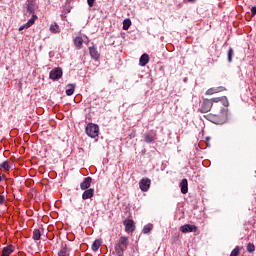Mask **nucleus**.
Wrapping results in <instances>:
<instances>
[{
  "label": "nucleus",
  "mask_w": 256,
  "mask_h": 256,
  "mask_svg": "<svg viewBox=\"0 0 256 256\" xmlns=\"http://www.w3.org/2000/svg\"><path fill=\"white\" fill-rule=\"evenodd\" d=\"M152 230H153V226L146 225L143 227V233L145 235H147V233H151Z\"/></svg>",
  "instance_id": "obj_28"
},
{
  "label": "nucleus",
  "mask_w": 256,
  "mask_h": 256,
  "mask_svg": "<svg viewBox=\"0 0 256 256\" xmlns=\"http://www.w3.org/2000/svg\"><path fill=\"white\" fill-rule=\"evenodd\" d=\"M180 189L183 195H187V193H189V182L187 181V179H182V181L180 182Z\"/></svg>",
  "instance_id": "obj_11"
},
{
  "label": "nucleus",
  "mask_w": 256,
  "mask_h": 256,
  "mask_svg": "<svg viewBox=\"0 0 256 256\" xmlns=\"http://www.w3.org/2000/svg\"><path fill=\"white\" fill-rule=\"evenodd\" d=\"M86 134L91 139H95V137H99V126L93 123H89L85 129Z\"/></svg>",
  "instance_id": "obj_2"
},
{
  "label": "nucleus",
  "mask_w": 256,
  "mask_h": 256,
  "mask_svg": "<svg viewBox=\"0 0 256 256\" xmlns=\"http://www.w3.org/2000/svg\"><path fill=\"white\" fill-rule=\"evenodd\" d=\"M32 239L34 241H39L41 239V230L34 229Z\"/></svg>",
  "instance_id": "obj_19"
},
{
  "label": "nucleus",
  "mask_w": 256,
  "mask_h": 256,
  "mask_svg": "<svg viewBox=\"0 0 256 256\" xmlns=\"http://www.w3.org/2000/svg\"><path fill=\"white\" fill-rule=\"evenodd\" d=\"M129 247V237L121 236L114 246V250L117 256H124L125 251Z\"/></svg>",
  "instance_id": "obj_1"
},
{
  "label": "nucleus",
  "mask_w": 256,
  "mask_h": 256,
  "mask_svg": "<svg viewBox=\"0 0 256 256\" xmlns=\"http://www.w3.org/2000/svg\"><path fill=\"white\" fill-rule=\"evenodd\" d=\"M28 3H32V4H35V0H27Z\"/></svg>",
  "instance_id": "obj_37"
},
{
  "label": "nucleus",
  "mask_w": 256,
  "mask_h": 256,
  "mask_svg": "<svg viewBox=\"0 0 256 256\" xmlns=\"http://www.w3.org/2000/svg\"><path fill=\"white\" fill-rule=\"evenodd\" d=\"M0 181H1V176H0Z\"/></svg>",
  "instance_id": "obj_40"
},
{
  "label": "nucleus",
  "mask_w": 256,
  "mask_h": 256,
  "mask_svg": "<svg viewBox=\"0 0 256 256\" xmlns=\"http://www.w3.org/2000/svg\"><path fill=\"white\" fill-rule=\"evenodd\" d=\"M35 21H37V15L33 14L31 19H29L26 23V27H31L32 25H35Z\"/></svg>",
  "instance_id": "obj_21"
},
{
  "label": "nucleus",
  "mask_w": 256,
  "mask_h": 256,
  "mask_svg": "<svg viewBox=\"0 0 256 256\" xmlns=\"http://www.w3.org/2000/svg\"><path fill=\"white\" fill-rule=\"evenodd\" d=\"M11 253H13V245L4 247L1 256H9Z\"/></svg>",
  "instance_id": "obj_16"
},
{
  "label": "nucleus",
  "mask_w": 256,
  "mask_h": 256,
  "mask_svg": "<svg viewBox=\"0 0 256 256\" xmlns=\"http://www.w3.org/2000/svg\"><path fill=\"white\" fill-rule=\"evenodd\" d=\"M156 133L151 131L150 133H146L144 135V141L145 143H153V141H155V137H156Z\"/></svg>",
  "instance_id": "obj_14"
},
{
  "label": "nucleus",
  "mask_w": 256,
  "mask_h": 256,
  "mask_svg": "<svg viewBox=\"0 0 256 256\" xmlns=\"http://www.w3.org/2000/svg\"><path fill=\"white\" fill-rule=\"evenodd\" d=\"M95 195V189L89 188L85 190L82 194V199L87 201V199H91Z\"/></svg>",
  "instance_id": "obj_12"
},
{
  "label": "nucleus",
  "mask_w": 256,
  "mask_h": 256,
  "mask_svg": "<svg viewBox=\"0 0 256 256\" xmlns=\"http://www.w3.org/2000/svg\"><path fill=\"white\" fill-rule=\"evenodd\" d=\"M222 91H225V87L223 86L212 87L206 91V95H215V93H221Z\"/></svg>",
  "instance_id": "obj_13"
},
{
  "label": "nucleus",
  "mask_w": 256,
  "mask_h": 256,
  "mask_svg": "<svg viewBox=\"0 0 256 256\" xmlns=\"http://www.w3.org/2000/svg\"><path fill=\"white\" fill-rule=\"evenodd\" d=\"M58 256H69V249H67V244L61 248V250L58 252Z\"/></svg>",
  "instance_id": "obj_20"
},
{
  "label": "nucleus",
  "mask_w": 256,
  "mask_h": 256,
  "mask_svg": "<svg viewBox=\"0 0 256 256\" xmlns=\"http://www.w3.org/2000/svg\"><path fill=\"white\" fill-rule=\"evenodd\" d=\"M91 183H93V178H84L83 182L80 184V189H82V191L89 189V187H91Z\"/></svg>",
  "instance_id": "obj_8"
},
{
  "label": "nucleus",
  "mask_w": 256,
  "mask_h": 256,
  "mask_svg": "<svg viewBox=\"0 0 256 256\" xmlns=\"http://www.w3.org/2000/svg\"><path fill=\"white\" fill-rule=\"evenodd\" d=\"M188 1L191 3V2H193V1H195V0H188Z\"/></svg>",
  "instance_id": "obj_39"
},
{
  "label": "nucleus",
  "mask_w": 256,
  "mask_h": 256,
  "mask_svg": "<svg viewBox=\"0 0 256 256\" xmlns=\"http://www.w3.org/2000/svg\"><path fill=\"white\" fill-rule=\"evenodd\" d=\"M212 107H213V100L204 99L202 101V104H201V107H200V111L202 113H209V111H211Z\"/></svg>",
  "instance_id": "obj_4"
},
{
  "label": "nucleus",
  "mask_w": 256,
  "mask_h": 256,
  "mask_svg": "<svg viewBox=\"0 0 256 256\" xmlns=\"http://www.w3.org/2000/svg\"><path fill=\"white\" fill-rule=\"evenodd\" d=\"M123 223L125 226L126 233H133V231H135V222H133V220L128 219V220H125Z\"/></svg>",
  "instance_id": "obj_7"
},
{
  "label": "nucleus",
  "mask_w": 256,
  "mask_h": 256,
  "mask_svg": "<svg viewBox=\"0 0 256 256\" xmlns=\"http://www.w3.org/2000/svg\"><path fill=\"white\" fill-rule=\"evenodd\" d=\"M135 137H137V134L135 133V131L131 132L130 139H135Z\"/></svg>",
  "instance_id": "obj_36"
},
{
  "label": "nucleus",
  "mask_w": 256,
  "mask_h": 256,
  "mask_svg": "<svg viewBox=\"0 0 256 256\" xmlns=\"http://www.w3.org/2000/svg\"><path fill=\"white\" fill-rule=\"evenodd\" d=\"M209 100L212 101V105H213V103H219L221 98H213V99H209Z\"/></svg>",
  "instance_id": "obj_34"
},
{
  "label": "nucleus",
  "mask_w": 256,
  "mask_h": 256,
  "mask_svg": "<svg viewBox=\"0 0 256 256\" xmlns=\"http://www.w3.org/2000/svg\"><path fill=\"white\" fill-rule=\"evenodd\" d=\"M26 9H27L28 13L35 15V4L28 3Z\"/></svg>",
  "instance_id": "obj_23"
},
{
  "label": "nucleus",
  "mask_w": 256,
  "mask_h": 256,
  "mask_svg": "<svg viewBox=\"0 0 256 256\" xmlns=\"http://www.w3.org/2000/svg\"><path fill=\"white\" fill-rule=\"evenodd\" d=\"M67 87L69 88L66 89V95H68V97H71V95L75 93V84H68Z\"/></svg>",
  "instance_id": "obj_18"
},
{
  "label": "nucleus",
  "mask_w": 256,
  "mask_h": 256,
  "mask_svg": "<svg viewBox=\"0 0 256 256\" xmlns=\"http://www.w3.org/2000/svg\"><path fill=\"white\" fill-rule=\"evenodd\" d=\"M131 27V20L130 19H125L123 21V30L127 31Z\"/></svg>",
  "instance_id": "obj_25"
},
{
  "label": "nucleus",
  "mask_w": 256,
  "mask_h": 256,
  "mask_svg": "<svg viewBox=\"0 0 256 256\" xmlns=\"http://www.w3.org/2000/svg\"><path fill=\"white\" fill-rule=\"evenodd\" d=\"M74 45H75L76 49H81V47H83V37L77 36L74 39Z\"/></svg>",
  "instance_id": "obj_17"
},
{
  "label": "nucleus",
  "mask_w": 256,
  "mask_h": 256,
  "mask_svg": "<svg viewBox=\"0 0 256 256\" xmlns=\"http://www.w3.org/2000/svg\"><path fill=\"white\" fill-rule=\"evenodd\" d=\"M209 139H210L209 137H206V141H207V142H209Z\"/></svg>",
  "instance_id": "obj_38"
},
{
  "label": "nucleus",
  "mask_w": 256,
  "mask_h": 256,
  "mask_svg": "<svg viewBox=\"0 0 256 256\" xmlns=\"http://www.w3.org/2000/svg\"><path fill=\"white\" fill-rule=\"evenodd\" d=\"M0 167L4 171H9L11 169V165H9V161H4L2 164H0Z\"/></svg>",
  "instance_id": "obj_26"
},
{
  "label": "nucleus",
  "mask_w": 256,
  "mask_h": 256,
  "mask_svg": "<svg viewBox=\"0 0 256 256\" xmlns=\"http://www.w3.org/2000/svg\"><path fill=\"white\" fill-rule=\"evenodd\" d=\"M89 54L94 61H99V57H101V54H99L95 46L89 47Z\"/></svg>",
  "instance_id": "obj_9"
},
{
  "label": "nucleus",
  "mask_w": 256,
  "mask_h": 256,
  "mask_svg": "<svg viewBox=\"0 0 256 256\" xmlns=\"http://www.w3.org/2000/svg\"><path fill=\"white\" fill-rule=\"evenodd\" d=\"M5 203V196L0 195V205H3Z\"/></svg>",
  "instance_id": "obj_35"
},
{
  "label": "nucleus",
  "mask_w": 256,
  "mask_h": 256,
  "mask_svg": "<svg viewBox=\"0 0 256 256\" xmlns=\"http://www.w3.org/2000/svg\"><path fill=\"white\" fill-rule=\"evenodd\" d=\"M63 77V69L61 68H54L50 71L49 78L52 79V81H57Z\"/></svg>",
  "instance_id": "obj_3"
},
{
  "label": "nucleus",
  "mask_w": 256,
  "mask_h": 256,
  "mask_svg": "<svg viewBox=\"0 0 256 256\" xmlns=\"http://www.w3.org/2000/svg\"><path fill=\"white\" fill-rule=\"evenodd\" d=\"M256 15V6L251 8V17H255Z\"/></svg>",
  "instance_id": "obj_31"
},
{
  "label": "nucleus",
  "mask_w": 256,
  "mask_h": 256,
  "mask_svg": "<svg viewBox=\"0 0 256 256\" xmlns=\"http://www.w3.org/2000/svg\"><path fill=\"white\" fill-rule=\"evenodd\" d=\"M88 7H93L95 5V0H87Z\"/></svg>",
  "instance_id": "obj_32"
},
{
  "label": "nucleus",
  "mask_w": 256,
  "mask_h": 256,
  "mask_svg": "<svg viewBox=\"0 0 256 256\" xmlns=\"http://www.w3.org/2000/svg\"><path fill=\"white\" fill-rule=\"evenodd\" d=\"M149 63V54H143L139 59V65L145 67Z\"/></svg>",
  "instance_id": "obj_15"
},
{
  "label": "nucleus",
  "mask_w": 256,
  "mask_h": 256,
  "mask_svg": "<svg viewBox=\"0 0 256 256\" xmlns=\"http://www.w3.org/2000/svg\"><path fill=\"white\" fill-rule=\"evenodd\" d=\"M231 61H233V48L228 50V62L231 63Z\"/></svg>",
  "instance_id": "obj_29"
},
{
  "label": "nucleus",
  "mask_w": 256,
  "mask_h": 256,
  "mask_svg": "<svg viewBox=\"0 0 256 256\" xmlns=\"http://www.w3.org/2000/svg\"><path fill=\"white\" fill-rule=\"evenodd\" d=\"M181 233H197V226L191 224H185L180 227Z\"/></svg>",
  "instance_id": "obj_6"
},
{
  "label": "nucleus",
  "mask_w": 256,
  "mask_h": 256,
  "mask_svg": "<svg viewBox=\"0 0 256 256\" xmlns=\"http://www.w3.org/2000/svg\"><path fill=\"white\" fill-rule=\"evenodd\" d=\"M99 247H101V240H95L92 244V251H99Z\"/></svg>",
  "instance_id": "obj_22"
},
{
  "label": "nucleus",
  "mask_w": 256,
  "mask_h": 256,
  "mask_svg": "<svg viewBox=\"0 0 256 256\" xmlns=\"http://www.w3.org/2000/svg\"><path fill=\"white\" fill-rule=\"evenodd\" d=\"M248 253H254L255 252V244L249 243L246 247Z\"/></svg>",
  "instance_id": "obj_27"
},
{
  "label": "nucleus",
  "mask_w": 256,
  "mask_h": 256,
  "mask_svg": "<svg viewBox=\"0 0 256 256\" xmlns=\"http://www.w3.org/2000/svg\"><path fill=\"white\" fill-rule=\"evenodd\" d=\"M23 29H29V26H27V24H23L19 27V31H23Z\"/></svg>",
  "instance_id": "obj_33"
},
{
  "label": "nucleus",
  "mask_w": 256,
  "mask_h": 256,
  "mask_svg": "<svg viewBox=\"0 0 256 256\" xmlns=\"http://www.w3.org/2000/svg\"><path fill=\"white\" fill-rule=\"evenodd\" d=\"M60 29L59 26L57 25V23L51 24L50 25V33H59Z\"/></svg>",
  "instance_id": "obj_24"
},
{
  "label": "nucleus",
  "mask_w": 256,
  "mask_h": 256,
  "mask_svg": "<svg viewBox=\"0 0 256 256\" xmlns=\"http://www.w3.org/2000/svg\"><path fill=\"white\" fill-rule=\"evenodd\" d=\"M139 187L141 189V191H149V187H151V179L149 178H143L140 180L139 182Z\"/></svg>",
  "instance_id": "obj_5"
},
{
  "label": "nucleus",
  "mask_w": 256,
  "mask_h": 256,
  "mask_svg": "<svg viewBox=\"0 0 256 256\" xmlns=\"http://www.w3.org/2000/svg\"><path fill=\"white\" fill-rule=\"evenodd\" d=\"M210 121L215 123V125H223L225 123V118L219 115H210Z\"/></svg>",
  "instance_id": "obj_10"
},
{
  "label": "nucleus",
  "mask_w": 256,
  "mask_h": 256,
  "mask_svg": "<svg viewBox=\"0 0 256 256\" xmlns=\"http://www.w3.org/2000/svg\"><path fill=\"white\" fill-rule=\"evenodd\" d=\"M220 101L223 102L224 107H229V100H227V97L221 98Z\"/></svg>",
  "instance_id": "obj_30"
}]
</instances>
